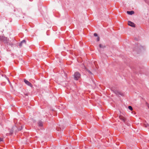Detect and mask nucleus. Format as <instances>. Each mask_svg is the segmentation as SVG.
I'll list each match as a JSON object with an SVG mask.
<instances>
[{
	"mask_svg": "<svg viewBox=\"0 0 149 149\" xmlns=\"http://www.w3.org/2000/svg\"><path fill=\"white\" fill-rule=\"evenodd\" d=\"M81 74L78 72H75L74 74V79L76 80H78L80 78Z\"/></svg>",
	"mask_w": 149,
	"mask_h": 149,
	"instance_id": "nucleus-1",
	"label": "nucleus"
},
{
	"mask_svg": "<svg viewBox=\"0 0 149 149\" xmlns=\"http://www.w3.org/2000/svg\"><path fill=\"white\" fill-rule=\"evenodd\" d=\"M0 40L4 43H8V39L6 37L3 36H1L0 37Z\"/></svg>",
	"mask_w": 149,
	"mask_h": 149,
	"instance_id": "nucleus-2",
	"label": "nucleus"
},
{
	"mask_svg": "<svg viewBox=\"0 0 149 149\" xmlns=\"http://www.w3.org/2000/svg\"><path fill=\"white\" fill-rule=\"evenodd\" d=\"M24 82H25V83L26 85H27L28 86H30L31 87H32L33 86H32V84L29 81H28L26 79H24Z\"/></svg>",
	"mask_w": 149,
	"mask_h": 149,
	"instance_id": "nucleus-3",
	"label": "nucleus"
},
{
	"mask_svg": "<svg viewBox=\"0 0 149 149\" xmlns=\"http://www.w3.org/2000/svg\"><path fill=\"white\" fill-rule=\"evenodd\" d=\"M114 93L116 94L117 95H123V93L120 92V91H118L117 90H115L114 91H113Z\"/></svg>",
	"mask_w": 149,
	"mask_h": 149,
	"instance_id": "nucleus-4",
	"label": "nucleus"
},
{
	"mask_svg": "<svg viewBox=\"0 0 149 149\" xmlns=\"http://www.w3.org/2000/svg\"><path fill=\"white\" fill-rule=\"evenodd\" d=\"M128 24L129 25L133 27H135V24L133 22L130 21H128Z\"/></svg>",
	"mask_w": 149,
	"mask_h": 149,
	"instance_id": "nucleus-5",
	"label": "nucleus"
},
{
	"mask_svg": "<svg viewBox=\"0 0 149 149\" xmlns=\"http://www.w3.org/2000/svg\"><path fill=\"white\" fill-rule=\"evenodd\" d=\"M23 44H26V41L25 40H22L19 44V46L20 47H21Z\"/></svg>",
	"mask_w": 149,
	"mask_h": 149,
	"instance_id": "nucleus-6",
	"label": "nucleus"
},
{
	"mask_svg": "<svg viewBox=\"0 0 149 149\" xmlns=\"http://www.w3.org/2000/svg\"><path fill=\"white\" fill-rule=\"evenodd\" d=\"M127 14L130 15H132L134 14V11H127Z\"/></svg>",
	"mask_w": 149,
	"mask_h": 149,
	"instance_id": "nucleus-7",
	"label": "nucleus"
},
{
	"mask_svg": "<svg viewBox=\"0 0 149 149\" xmlns=\"http://www.w3.org/2000/svg\"><path fill=\"white\" fill-rule=\"evenodd\" d=\"M119 118L124 123L125 122V119L124 117H123V116H120Z\"/></svg>",
	"mask_w": 149,
	"mask_h": 149,
	"instance_id": "nucleus-8",
	"label": "nucleus"
},
{
	"mask_svg": "<svg viewBox=\"0 0 149 149\" xmlns=\"http://www.w3.org/2000/svg\"><path fill=\"white\" fill-rule=\"evenodd\" d=\"M99 47L101 48L104 49L106 47V46L105 45H102L101 44H100L99 45Z\"/></svg>",
	"mask_w": 149,
	"mask_h": 149,
	"instance_id": "nucleus-9",
	"label": "nucleus"
},
{
	"mask_svg": "<svg viewBox=\"0 0 149 149\" xmlns=\"http://www.w3.org/2000/svg\"><path fill=\"white\" fill-rule=\"evenodd\" d=\"M38 124V126L40 127H42L43 126L42 123L41 121H40L39 122Z\"/></svg>",
	"mask_w": 149,
	"mask_h": 149,
	"instance_id": "nucleus-10",
	"label": "nucleus"
},
{
	"mask_svg": "<svg viewBox=\"0 0 149 149\" xmlns=\"http://www.w3.org/2000/svg\"><path fill=\"white\" fill-rule=\"evenodd\" d=\"M82 66H83L84 67V68H85V69L90 74H92L91 72L89 70H88L87 68H86L85 67V66L84 65H82Z\"/></svg>",
	"mask_w": 149,
	"mask_h": 149,
	"instance_id": "nucleus-11",
	"label": "nucleus"
},
{
	"mask_svg": "<svg viewBox=\"0 0 149 149\" xmlns=\"http://www.w3.org/2000/svg\"><path fill=\"white\" fill-rule=\"evenodd\" d=\"M8 43V45H11L12 47L13 45V43H12V42H8V43Z\"/></svg>",
	"mask_w": 149,
	"mask_h": 149,
	"instance_id": "nucleus-12",
	"label": "nucleus"
},
{
	"mask_svg": "<svg viewBox=\"0 0 149 149\" xmlns=\"http://www.w3.org/2000/svg\"><path fill=\"white\" fill-rule=\"evenodd\" d=\"M128 108L131 111L133 110L132 107L131 106H129L128 107Z\"/></svg>",
	"mask_w": 149,
	"mask_h": 149,
	"instance_id": "nucleus-13",
	"label": "nucleus"
},
{
	"mask_svg": "<svg viewBox=\"0 0 149 149\" xmlns=\"http://www.w3.org/2000/svg\"><path fill=\"white\" fill-rule=\"evenodd\" d=\"M22 129V126H21V128H18V131H21Z\"/></svg>",
	"mask_w": 149,
	"mask_h": 149,
	"instance_id": "nucleus-14",
	"label": "nucleus"
},
{
	"mask_svg": "<svg viewBox=\"0 0 149 149\" xmlns=\"http://www.w3.org/2000/svg\"><path fill=\"white\" fill-rule=\"evenodd\" d=\"M104 10L102 12L100 11V14L101 13H102V14H104Z\"/></svg>",
	"mask_w": 149,
	"mask_h": 149,
	"instance_id": "nucleus-15",
	"label": "nucleus"
},
{
	"mask_svg": "<svg viewBox=\"0 0 149 149\" xmlns=\"http://www.w3.org/2000/svg\"><path fill=\"white\" fill-rule=\"evenodd\" d=\"M97 41H99L100 40V38L98 36L97 37Z\"/></svg>",
	"mask_w": 149,
	"mask_h": 149,
	"instance_id": "nucleus-16",
	"label": "nucleus"
},
{
	"mask_svg": "<svg viewBox=\"0 0 149 149\" xmlns=\"http://www.w3.org/2000/svg\"><path fill=\"white\" fill-rule=\"evenodd\" d=\"M94 35L95 36H97V37L98 36L97 34V33H95L94 34Z\"/></svg>",
	"mask_w": 149,
	"mask_h": 149,
	"instance_id": "nucleus-17",
	"label": "nucleus"
},
{
	"mask_svg": "<svg viewBox=\"0 0 149 149\" xmlns=\"http://www.w3.org/2000/svg\"><path fill=\"white\" fill-rule=\"evenodd\" d=\"M3 140L2 138H1L0 137V142L1 141H3Z\"/></svg>",
	"mask_w": 149,
	"mask_h": 149,
	"instance_id": "nucleus-18",
	"label": "nucleus"
},
{
	"mask_svg": "<svg viewBox=\"0 0 149 149\" xmlns=\"http://www.w3.org/2000/svg\"><path fill=\"white\" fill-rule=\"evenodd\" d=\"M24 95H25L28 96L29 95L28 93H24Z\"/></svg>",
	"mask_w": 149,
	"mask_h": 149,
	"instance_id": "nucleus-19",
	"label": "nucleus"
},
{
	"mask_svg": "<svg viewBox=\"0 0 149 149\" xmlns=\"http://www.w3.org/2000/svg\"><path fill=\"white\" fill-rule=\"evenodd\" d=\"M13 133V132H10V133H11V134H12Z\"/></svg>",
	"mask_w": 149,
	"mask_h": 149,
	"instance_id": "nucleus-20",
	"label": "nucleus"
},
{
	"mask_svg": "<svg viewBox=\"0 0 149 149\" xmlns=\"http://www.w3.org/2000/svg\"><path fill=\"white\" fill-rule=\"evenodd\" d=\"M8 81L9 82V80H8Z\"/></svg>",
	"mask_w": 149,
	"mask_h": 149,
	"instance_id": "nucleus-21",
	"label": "nucleus"
}]
</instances>
